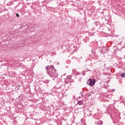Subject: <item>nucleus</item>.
<instances>
[{
	"label": "nucleus",
	"instance_id": "obj_1",
	"mask_svg": "<svg viewBox=\"0 0 125 125\" xmlns=\"http://www.w3.org/2000/svg\"><path fill=\"white\" fill-rule=\"evenodd\" d=\"M46 73L51 78H56L58 76L57 70L55 69L53 65H48L45 67Z\"/></svg>",
	"mask_w": 125,
	"mask_h": 125
},
{
	"label": "nucleus",
	"instance_id": "obj_2",
	"mask_svg": "<svg viewBox=\"0 0 125 125\" xmlns=\"http://www.w3.org/2000/svg\"><path fill=\"white\" fill-rule=\"evenodd\" d=\"M95 83H96V80H95V79H89L86 82V84L88 85H89V86H93Z\"/></svg>",
	"mask_w": 125,
	"mask_h": 125
},
{
	"label": "nucleus",
	"instance_id": "obj_3",
	"mask_svg": "<svg viewBox=\"0 0 125 125\" xmlns=\"http://www.w3.org/2000/svg\"><path fill=\"white\" fill-rule=\"evenodd\" d=\"M39 88L41 89H44L45 88V83H40L39 84Z\"/></svg>",
	"mask_w": 125,
	"mask_h": 125
},
{
	"label": "nucleus",
	"instance_id": "obj_4",
	"mask_svg": "<svg viewBox=\"0 0 125 125\" xmlns=\"http://www.w3.org/2000/svg\"><path fill=\"white\" fill-rule=\"evenodd\" d=\"M97 121H96L95 124L97 125H103V122L102 121H99V119H97Z\"/></svg>",
	"mask_w": 125,
	"mask_h": 125
},
{
	"label": "nucleus",
	"instance_id": "obj_5",
	"mask_svg": "<svg viewBox=\"0 0 125 125\" xmlns=\"http://www.w3.org/2000/svg\"><path fill=\"white\" fill-rule=\"evenodd\" d=\"M77 104L78 105H83V101H78Z\"/></svg>",
	"mask_w": 125,
	"mask_h": 125
},
{
	"label": "nucleus",
	"instance_id": "obj_6",
	"mask_svg": "<svg viewBox=\"0 0 125 125\" xmlns=\"http://www.w3.org/2000/svg\"><path fill=\"white\" fill-rule=\"evenodd\" d=\"M99 56L96 54H95L94 55L93 59H95L96 60H97L98 59Z\"/></svg>",
	"mask_w": 125,
	"mask_h": 125
},
{
	"label": "nucleus",
	"instance_id": "obj_7",
	"mask_svg": "<svg viewBox=\"0 0 125 125\" xmlns=\"http://www.w3.org/2000/svg\"><path fill=\"white\" fill-rule=\"evenodd\" d=\"M66 80H71L72 79V75H68L66 78Z\"/></svg>",
	"mask_w": 125,
	"mask_h": 125
},
{
	"label": "nucleus",
	"instance_id": "obj_8",
	"mask_svg": "<svg viewBox=\"0 0 125 125\" xmlns=\"http://www.w3.org/2000/svg\"><path fill=\"white\" fill-rule=\"evenodd\" d=\"M94 24L97 27L98 26L99 24V22H98V21H95Z\"/></svg>",
	"mask_w": 125,
	"mask_h": 125
},
{
	"label": "nucleus",
	"instance_id": "obj_9",
	"mask_svg": "<svg viewBox=\"0 0 125 125\" xmlns=\"http://www.w3.org/2000/svg\"><path fill=\"white\" fill-rule=\"evenodd\" d=\"M125 73H122L121 74V77H122V78H125Z\"/></svg>",
	"mask_w": 125,
	"mask_h": 125
},
{
	"label": "nucleus",
	"instance_id": "obj_10",
	"mask_svg": "<svg viewBox=\"0 0 125 125\" xmlns=\"http://www.w3.org/2000/svg\"><path fill=\"white\" fill-rule=\"evenodd\" d=\"M110 96H111V95H107L106 98H109V99H111V97H110Z\"/></svg>",
	"mask_w": 125,
	"mask_h": 125
},
{
	"label": "nucleus",
	"instance_id": "obj_11",
	"mask_svg": "<svg viewBox=\"0 0 125 125\" xmlns=\"http://www.w3.org/2000/svg\"><path fill=\"white\" fill-rule=\"evenodd\" d=\"M64 83H66V84H67V83H69V82L68 81H67V80H64Z\"/></svg>",
	"mask_w": 125,
	"mask_h": 125
},
{
	"label": "nucleus",
	"instance_id": "obj_12",
	"mask_svg": "<svg viewBox=\"0 0 125 125\" xmlns=\"http://www.w3.org/2000/svg\"><path fill=\"white\" fill-rule=\"evenodd\" d=\"M18 87H21V86H22V84H18Z\"/></svg>",
	"mask_w": 125,
	"mask_h": 125
},
{
	"label": "nucleus",
	"instance_id": "obj_13",
	"mask_svg": "<svg viewBox=\"0 0 125 125\" xmlns=\"http://www.w3.org/2000/svg\"><path fill=\"white\" fill-rule=\"evenodd\" d=\"M16 16H17V17H19V14H18V13H17L16 14Z\"/></svg>",
	"mask_w": 125,
	"mask_h": 125
},
{
	"label": "nucleus",
	"instance_id": "obj_14",
	"mask_svg": "<svg viewBox=\"0 0 125 125\" xmlns=\"http://www.w3.org/2000/svg\"><path fill=\"white\" fill-rule=\"evenodd\" d=\"M84 72H90V70L88 69L87 71H84Z\"/></svg>",
	"mask_w": 125,
	"mask_h": 125
},
{
	"label": "nucleus",
	"instance_id": "obj_15",
	"mask_svg": "<svg viewBox=\"0 0 125 125\" xmlns=\"http://www.w3.org/2000/svg\"><path fill=\"white\" fill-rule=\"evenodd\" d=\"M83 76H85V73H84V71L83 72Z\"/></svg>",
	"mask_w": 125,
	"mask_h": 125
},
{
	"label": "nucleus",
	"instance_id": "obj_16",
	"mask_svg": "<svg viewBox=\"0 0 125 125\" xmlns=\"http://www.w3.org/2000/svg\"><path fill=\"white\" fill-rule=\"evenodd\" d=\"M101 52L102 53H105V51H102V50H101Z\"/></svg>",
	"mask_w": 125,
	"mask_h": 125
},
{
	"label": "nucleus",
	"instance_id": "obj_17",
	"mask_svg": "<svg viewBox=\"0 0 125 125\" xmlns=\"http://www.w3.org/2000/svg\"><path fill=\"white\" fill-rule=\"evenodd\" d=\"M21 97H23V96H24V95L23 94H21Z\"/></svg>",
	"mask_w": 125,
	"mask_h": 125
},
{
	"label": "nucleus",
	"instance_id": "obj_18",
	"mask_svg": "<svg viewBox=\"0 0 125 125\" xmlns=\"http://www.w3.org/2000/svg\"><path fill=\"white\" fill-rule=\"evenodd\" d=\"M77 75H81V73L78 72V73H77Z\"/></svg>",
	"mask_w": 125,
	"mask_h": 125
},
{
	"label": "nucleus",
	"instance_id": "obj_19",
	"mask_svg": "<svg viewBox=\"0 0 125 125\" xmlns=\"http://www.w3.org/2000/svg\"><path fill=\"white\" fill-rule=\"evenodd\" d=\"M115 89H113L112 90V91H115Z\"/></svg>",
	"mask_w": 125,
	"mask_h": 125
},
{
	"label": "nucleus",
	"instance_id": "obj_20",
	"mask_svg": "<svg viewBox=\"0 0 125 125\" xmlns=\"http://www.w3.org/2000/svg\"><path fill=\"white\" fill-rule=\"evenodd\" d=\"M48 82H49V80H47V83H48Z\"/></svg>",
	"mask_w": 125,
	"mask_h": 125
},
{
	"label": "nucleus",
	"instance_id": "obj_21",
	"mask_svg": "<svg viewBox=\"0 0 125 125\" xmlns=\"http://www.w3.org/2000/svg\"><path fill=\"white\" fill-rule=\"evenodd\" d=\"M35 90H37V89L36 88V87H35Z\"/></svg>",
	"mask_w": 125,
	"mask_h": 125
},
{
	"label": "nucleus",
	"instance_id": "obj_22",
	"mask_svg": "<svg viewBox=\"0 0 125 125\" xmlns=\"http://www.w3.org/2000/svg\"><path fill=\"white\" fill-rule=\"evenodd\" d=\"M57 64H58V65H59V62H57Z\"/></svg>",
	"mask_w": 125,
	"mask_h": 125
}]
</instances>
